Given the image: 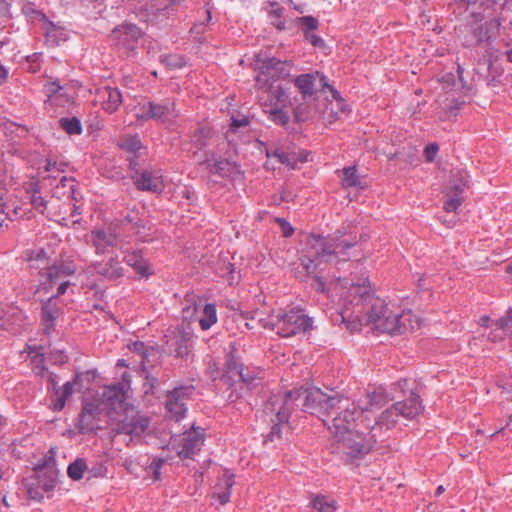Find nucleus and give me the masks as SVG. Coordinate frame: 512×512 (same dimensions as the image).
Returning <instances> with one entry per match:
<instances>
[{"instance_id": "f257e3e1", "label": "nucleus", "mask_w": 512, "mask_h": 512, "mask_svg": "<svg viewBox=\"0 0 512 512\" xmlns=\"http://www.w3.org/2000/svg\"><path fill=\"white\" fill-rule=\"evenodd\" d=\"M362 239L353 234H345L337 230L332 235L310 234L306 239L305 255L301 259L308 276L311 279L310 286L317 292L327 291L324 277L316 274L317 268L323 263H339L349 261L352 257L349 252Z\"/></svg>"}, {"instance_id": "f03ea898", "label": "nucleus", "mask_w": 512, "mask_h": 512, "mask_svg": "<svg viewBox=\"0 0 512 512\" xmlns=\"http://www.w3.org/2000/svg\"><path fill=\"white\" fill-rule=\"evenodd\" d=\"M75 272L76 268L71 264H61L60 266L50 268L42 276L41 285H38V291L49 293L56 287V293L41 301L40 320L46 335H50L55 331L56 320L63 314L59 297L64 295L68 287L72 285L69 277L73 276Z\"/></svg>"}, {"instance_id": "7ed1b4c3", "label": "nucleus", "mask_w": 512, "mask_h": 512, "mask_svg": "<svg viewBox=\"0 0 512 512\" xmlns=\"http://www.w3.org/2000/svg\"><path fill=\"white\" fill-rule=\"evenodd\" d=\"M362 282H351L349 284L350 302L356 307V312L363 314L367 324L379 331L380 320L393 316L385 301L376 297L369 286L368 278L361 279Z\"/></svg>"}, {"instance_id": "20e7f679", "label": "nucleus", "mask_w": 512, "mask_h": 512, "mask_svg": "<svg viewBox=\"0 0 512 512\" xmlns=\"http://www.w3.org/2000/svg\"><path fill=\"white\" fill-rule=\"evenodd\" d=\"M300 394L294 390L284 393H277L270 396L264 403L263 413L267 420L272 424L266 441H274L281 438L282 425L288 424L292 411L300 404L297 403Z\"/></svg>"}, {"instance_id": "39448f33", "label": "nucleus", "mask_w": 512, "mask_h": 512, "mask_svg": "<svg viewBox=\"0 0 512 512\" xmlns=\"http://www.w3.org/2000/svg\"><path fill=\"white\" fill-rule=\"evenodd\" d=\"M294 392L300 394L297 403L300 404L299 408L302 411L319 417H326L325 419H328L334 413L336 405L342 401V397L337 393L328 395L316 387L308 389L301 387L294 389Z\"/></svg>"}, {"instance_id": "423d86ee", "label": "nucleus", "mask_w": 512, "mask_h": 512, "mask_svg": "<svg viewBox=\"0 0 512 512\" xmlns=\"http://www.w3.org/2000/svg\"><path fill=\"white\" fill-rule=\"evenodd\" d=\"M484 14L472 11L468 22V32L465 35L467 46L489 45L494 41L500 30V22L496 18L483 21Z\"/></svg>"}, {"instance_id": "0eeeda50", "label": "nucleus", "mask_w": 512, "mask_h": 512, "mask_svg": "<svg viewBox=\"0 0 512 512\" xmlns=\"http://www.w3.org/2000/svg\"><path fill=\"white\" fill-rule=\"evenodd\" d=\"M270 325L281 337H291L305 333L312 328V318L301 309L279 311L271 317Z\"/></svg>"}, {"instance_id": "6e6552de", "label": "nucleus", "mask_w": 512, "mask_h": 512, "mask_svg": "<svg viewBox=\"0 0 512 512\" xmlns=\"http://www.w3.org/2000/svg\"><path fill=\"white\" fill-rule=\"evenodd\" d=\"M291 65L287 61H281L274 57H262L255 59V70L258 72L255 78L257 89H269L270 83L290 75Z\"/></svg>"}, {"instance_id": "1a4fd4ad", "label": "nucleus", "mask_w": 512, "mask_h": 512, "mask_svg": "<svg viewBox=\"0 0 512 512\" xmlns=\"http://www.w3.org/2000/svg\"><path fill=\"white\" fill-rule=\"evenodd\" d=\"M336 438V451L346 454L352 458H360L367 454L372 448V438H368L357 431H346L345 433L334 436Z\"/></svg>"}, {"instance_id": "9d476101", "label": "nucleus", "mask_w": 512, "mask_h": 512, "mask_svg": "<svg viewBox=\"0 0 512 512\" xmlns=\"http://www.w3.org/2000/svg\"><path fill=\"white\" fill-rule=\"evenodd\" d=\"M469 187L468 174L463 170L452 172L448 185L445 187L444 210L448 213L457 212L465 201V190Z\"/></svg>"}, {"instance_id": "9b49d317", "label": "nucleus", "mask_w": 512, "mask_h": 512, "mask_svg": "<svg viewBox=\"0 0 512 512\" xmlns=\"http://www.w3.org/2000/svg\"><path fill=\"white\" fill-rule=\"evenodd\" d=\"M175 102L170 98L155 101H144L138 104L136 118L139 121L156 120L166 123L177 116L175 112Z\"/></svg>"}, {"instance_id": "f8f14e48", "label": "nucleus", "mask_w": 512, "mask_h": 512, "mask_svg": "<svg viewBox=\"0 0 512 512\" xmlns=\"http://www.w3.org/2000/svg\"><path fill=\"white\" fill-rule=\"evenodd\" d=\"M142 34V30L136 24L125 22L111 31L109 41L121 53L129 54L135 51Z\"/></svg>"}, {"instance_id": "ddd939ff", "label": "nucleus", "mask_w": 512, "mask_h": 512, "mask_svg": "<svg viewBox=\"0 0 512 512\" xmlns=\"http://www.w3.org/2000/svg\"><path fill=\"white\" fill-rule=\"evenodd\" d=\"M195 387L191 384L175 387L166 394L165 408L168 416L175 421L183 419L187 413V401L192 399Z\"/></svg>"}, {"instance_id": "4468645a", "label": "nucleus", "mask_w": 512, "mask_h": 512, "mask_svg": "<svg viewBox=\"0 0 512 512\" xmlns=\"http://www.w3.org/2000/svg\"><path fill=\"white\" fill-rule=\"evenodd\" d=\"M316 78H319V87L322 91L328 89L334 100L342 99L340 93L328 83L327 77L318 71L300 74L293 79V83L303 99L311 98L315 95L317 90Z\"/></svg>"}, {"instance_id": "2eb2a0df", "label": "nucleus", "mask_w": 512, "mask_h": 512, "mask_svg": "<svg viewBox=\"0 0 512 512\" xmlns=\"http://www.w3.org/2000/svg\"><path fill=\"white\" fill-rule=\"evenodd\" d=\"M340 408L339 404L336 405L334 413L329 416L328 419H322L323 423L328 426V429L334 434V436L350 431V427L361 413L354 404H351V407H346L344 410L338 412Z\"/></svg>"}, {"instance_id": "dca6fc26", "label": "nucleus", "mask_w": 512, "mask_h": 512, "mask_svg": "<svg viewBox=\"0 0 512 512\" xmlns=\"http://www.w3.org/2000/svg\"><path fill=\"white\" fill-rule=\"evenodd\" d=\"M378 325L380 332L389 334H405L412 332L419 326L418 321L410 310L394 313L390 318L380 320Z\"/></svg>"}, {"instance_id": "f3484780", "label": "nucleus", "mask_w": 512, "mask_h": 512, "mask_svg": "<svg viewBox=\"0 0 512 512\" xmlns=\"http://www.w3.org/2000/svg\"><path fill=\"white\" fill-rule=\"evenodd\" d=\"M150 426L149 417L140 413H135L131 416H126L120 420L112 429L116 434H126L134 437L143 435Z\"/></svg>"}, {"instance_id": "a211bd4d", "label": "nucleus", "mask_w": 512, "mask_h": 512, "mask_svg": "<svg viewBox=\"0 0 512 512\" xmlns=\"http://www.w3.org/2000/svg\"><path fill=\"white\" fill-rule=\"evenodd\" d=\"M199 164L204 166L209 174L222 179L229 178L236 169V165L233 162L227 159L217 158L213 151H206Z\"/></svg>"}, {"instance_id": "6ab92c4d", "label": "nucleus", "mask_w": 512, "mask_h": 512, "mask_svg": "<svg viewBox=\"0 0 512 512\" xmlns=\"http://www.w3.org/2000/svg\"><path fill=\"white\" fill-rule=\"evenodd\" d=\"M28 261L30 268L38 270L39 285H41L44 272H48L52 267L60 266L61 264H71L74 268L77 269L75 263L71 260L53 261L48 252L43 248L32 251Z\"/></svg>"}, {"instance_id": "aec40b11", "label": "nucleus", "mask_w": 512, "mask_h": 512, "mask_svg": "<svg viewBox=\"0 0 512 512\" xmlns=\"http://www.w3.org/2000/svg\"><path fill=\"white\" fill-rule=\"evenodd\" d=\"M392 406L398 412L400 417H403L407 420L414 419L423 410L420 396L412 390L410 391L408 398L397 401Z\"/></svg>"}, {"instance_id": "412c9836", "label": "nucleus", "mask_w": 512, "mask_h": 512, "mask_svg": "<svg viewBox=\"0 0 512 512\" xmlns=\"http://www.w3.org/2000/svg\"><path fill=\"white\" fill-rule=\"evenodd\" d=\"M93 267L97 275L107 280H117L123 277L125 272L117 256L96 262Z\"/></svg>"}, {"instance_id": "4be33fe9", "label": "nucleus", "mask_w": 512, "mask_h": 512, "mask_svg": "<svg viewBox=\"0 0 512 512\" xmlns=\"http://www.w3.org/2000/svg\"><path fill=\"white\" fill-rule=\"evenodd\" d=\"M123 259L140 277L148 278L153 275V270L149 261L144 257L143 250L126 251Z\"/></svg>"}, {"instance_id": "5701e85b", "label": "nucleus", "mask_w": 512, "mask_h": 512, "mask_svg": "<svg viewBox=\"0 0 512 512\" xmlns=\"http://www.w3.org/2000/svg\"><path fill=\"white\" fill-rule=\"evenodd\" d=\"M130 350L138 353L141 356V365L142 370L147 372L146 378L152 381V385L158 383V379L156 377H150L148 374V369L152 367V360L157 359L159 352L154 347H147L141 341H135L130 345Z\"/></svg>"}, {"instance_id": "b1692460", "label": "nucleus", "mask_w": 512, "mask_h": 512, "mask_svg": "<svg viewBox=\"0 0 512 512\" xmlns=\"http://www.w3.org/2000/svg\"><path fill=\"white\" fill-rule=\"evenodd\" d=\"M204 437L196 430L183 433L181 449L178 455L182 459H190L198 452L203 444Z\"/></svg>"}, {"instance_id": "393cba45", "label": "nucleus", "mask_w": 512, "mask_h": 512, "mask_svg": "<svg viewBox=\"0 0 512 512\" xmlns=\"http://www.w3.org/2000/svg\"><path fill=\"white\" fill-rule=\"evenodd\" d=\"M132 180L138 190L158 192L161 190V182L154 173L148 169L138 171L136 174H132Z\"/></svg>"}, {"instance_id": "a878e982", "label": "nucleus", "mask_w": 512, "mask_h": 512, "mask_svg": "<svg viewBox=\"0 0 512 512\" xmlns=\"http://www.w3.org/2000/svg\"><path fill=\"white\" fill-rule=\"evenodd\" d=\"M128 382H122L107 386L103 392V398L107 404L116 408L122 406L127 399Z\"/></svg>"}, {"instance_id": "bb28decb", "label": "nucleus", "mask_w": 512, "mask_h": 512, "mask_svg": "<svg viewBox=\"0 0 512 512\" xmlns=\"http://www.w3.org/2000/svg\"><path fill=\"white\" fill-rule=\"evenodd\" d=\"M260 90L267 94V98L263 103L264 107H278L287 105L289 94L287 88L283 85H274L273 83H270L269 89Z\"/></svg>"}, {"instance_id": "cd10ccee", "label": "nucleus", "mask_w": 512, "mask_h": 512, "mask_svg": "<svg viewBox=\"0 0 512 512\" xmlns=\"http://www.w3.org/2000/svg\"><path fill=\"white\" fill-rule=\"evenodd\" d=\"M98 97L102 101V108L107 113H114L122 103V94L118 88L109 86L98 90Z\"/></svg>"}, {"instance_id": "c85d7f7f", "label": "nucleus", "mask_w": 512, "mask_h": 512, "mask_svg": "<svg viewBox=\"0 0 512 512\" xmlns=\"http://www.w3.org/2000/svg\"><path fill=\"white\" fill-rule=\"evenodd\" d=\"M91 238L97 254H103L109 247H116L118 236L111 230L92 231Z\"/></svg>"}, {"instance_id": "c756f323", "label": "nucleus", "mask_w": 512, "mask_h": 512, "mask_svg": "<svg viewBox=\"0 0 512 512\" xmlns=\"http://www.w3.org/2000/svg\"><path fill=\"white\" fill-rule=\"evenodd\" d=\"M212 137V130L209 127L201 126L196 128L191 134V148L193 155L196 156L198 152L207 147L209 140Z\"/></svg>"}, {"instance_id": "7c9ffc66", "label": "nucleus", "mask_w": 512, "mask_h": 512, "mask_svg": "<svg viewBox=\"0 0 512 512\" xmlns=\"http://www.w3.org/2000/svg\"><path fill=\"white\" fill-rule=\"evenodd\" d=\"M34 472L36 474L34 481L41 487L43 491L52 492L55 489L57 484L58 469Z\"/></svg>"}, {"instance_id": "2f4dec72", "label": "nucleus", "mask_w": 512, "mask_h": 512, "mask_svg": "<svg viewBox=\"0 0 512 512\" xmlns=\"http://www.w3.org/2000/svg\"><path fill=\"white\" fill-rule=\"evenodd\" d=\"M79 375L75 376L73 381L66 382L62 388L55 389L56 400L52 403V409L54 411H61L65 407L66 399L72 395L73 386L77 382Z\"/></svg>"}, {"instance_id": "473e14b6", "label": "nucleus", "mask_w": 512, "mask_h": 512, "mask_svg": "<svg viewBox=\"0 0 512 512\" xmlns=\"http://www.w3.org/2000/svg\"><path fill=\"white\" fill-rule=\"evenodd\" d=\"M46 41L52 45H59L61 42L67 40V33L64 28L56 26L54 23L48 21L45 26Z\"/></svg>"}, {"instance_id": "72a5a7b5", "label": "nucleus", "mask_w": 512, "mask_h": 512, "mask_svg": "<svg viewBox=\"0 0 512 512\" xmlns=\"http://www.w3.org/2000/svg\"><path fill=\"white\" fill-rule=\"evenodd\" d=\"M366 400H367V405L359 407L361 412L367 411L372 407L379 408V407L385 405L389 401V398L385 394L384 390L382 388H379L373 392L367 393Z\"/></svg>"}, {"instance_id": "f704fd0d", "label": "nucleus", "mask_w": 512, "mask_h": 512, "mask_svg": "<svg viewBox=\"0 0 512 512\" xmlns=\"http://www.w3.org/2000/svg\"><path fill=\"white\" fill-rule=\"evenodd\" d=\"M342 174V186L344 188H364L361 179L357 174L356 166L344 167L342 170Z\"/></svg>"}, {"instance_id": "c9c22d12", "label": "nucleus", "mask_w": 512, "mask_h": 512, "mask_svg": "<svg viewBox=\"0 0 512 512\" xmlns=\"http://www.w3.org/2000/svg\"><path fill=\"white\" fill-rule=\"evenodd\" d=\"M399 417L398 412L391 406L381 413L376 422V427L391 429L397 424Z\"/></svg>"}, {"instance_id": "e433bc0d", "label": "nucleus", "mask_w": 512, "mask_h": 512, "mask_svg": "<svg viewBox=\"0 0 512 512\" xmlns=\"http://www.w3.org/2000/svg\"><path fill=\"white\" fill-rule=\"evenodd\" d=\"M285 106L278 107H264V112L267 114L269 120L274 124L280 126H286L289 123L290 117L287 112L284 111Z\"/></svg>"}, {"instance_id": "4c0bfd02", "label": "nucleus", "mask_w": 512, "mask_h": 512, "mask_svg": "<svg viewBox=\"0 0 512 512\" xmlns=\"http://www.w3.org/2000/svg\"><path fill=\"white\" fill-rule=\"evenodd\" d=\"M217 322V312L214 304L208 303L202 310L199 325L202 330H208Z\"/></svg>"}, {"instance_id": "58836bf2", "label": "nucleus", "mask_w": 512, "mask_h": 512, "mask_svg": "<svg viewBox=\"0 0 512 512\" xmlns=\"http://www.w3.org/2000/svg\"><path fill=\"white\" fill-rule=\"evenodd\" d=\"M311 504L318 512H336L338 508L335 500L324 495H316L313 497Z\"/></svg>"}, {"instance_id": "ea45409f", "label": "nucleus", "mask_w": 512, "mask_h": 512, "mask_svg": "<svg viewBox=\"0 0 512 512\" xmlns=\"http://www.w3.org/2000/svg\"><path fill=\"white\" fill-rule=\"evenodd\" d=\"M175 0H154L150 4V10L154 17L168 16L171 11H174Z\"/></svg>"}, {"instance_id": "a19ab883", "label": "nucleus", "mask_w": 512, "mask_h": 512, "mask_svg": "<svg viewBox=\"0 0 512 512\" xmlns=\"http://www.w3.org/2000/svg\"><path fill=\"white\" fill-rule=\"evenodd\" d=\"M88 466L86 460L77 458L74 462L70 463L67 468V475L74 481H79L83 478L84 472Z\"/></svg>"}, {"instance_id": "79ce46f5", "label": "nucleus", "mask_w": 512, "mask_h": 512, "mask_svg": "<svg viewBox=\"0 0 512 512\" xmlns=\"http://www.w3.org/2000/svg\"><path fill=\"white\" fill-rule=\"evenodd\" d=\"M119 147L128 152L129 154H134L137 152H141L144 149L142 142L138 135H130L122 139L119 143Z\"/></svg>"}, {"instance_id": "37998d69", "label": "nucleus", "mask_w": 512, "mask_h": 512, "mask_svg": "<svg viewBox=\"0 0 512 512\" xmlns=\"http://www.w3.org/2000/svg\"><path fill=\"white\" fill-rule=\"evenodd\" d=\"M270 6L272 7V9L268 12V14L271 20V24L280 31L285 30L286 25L285 22L282 20L284 8L279 6L277 2H271Z\"/></svg>"}, {"instance_id": "c03bdc74", "label": "nucleus", "mask_w": 512, "mask_h": 512, "mask_svg": "<svg viewBox=\"0 0 512 512\" xmlns=\"http://www.w3.org/2000/svg\"><path fill=\"white\" fill-rule=\"evenodd\" d=\"M60 127L69 135H79L82 133V125L76 117H63L59 120Z\"/></svg>"}, {"instance_id": "a18cd8bd", "label": "nucleus", "mask_w": 512, "mask_h": 512, "mask_svg": "<svg viewBox=\"0 0 512 512\" xmlns=\"http://www.w3.org/2000/svg\"><path fill=\"white\" fill-rule=\"evenodd\" d=\"M192 343L188 334H182L176 341L175 356L187 358L191 352Z\"/></svg>"}, {"instance_id": "49530a36", "label": "nucleus", "mask_w": 512, "mask_h": 512, "mask_svg": "<svg viewBox=\"0 0 512 512\" xmlns=\"http://www.w3.org/2000/svg\"><path fill=\"white\" fill-rule=\"evenodd\" d=\"M56 448H50L48 452L45 454L43 459H41L36 467L34 468V471H40L43 470H50V469H57L56 468Z\"/></svg>"}, {"instance_id": "de8ad7c7", "label": "nucleus", "mask_w": 512, "mask_h": 512, "mask_svg": "<svg viewBox=\"0 0 512 512\" xmlns=\"http://www.w3.org/2000/svg\"><path fill=\"white\" fill-rule=\"evenodd\" d=\"M131 233L136 237L139 242H150L153 240V232L151 226H146L143 221L140 225L134 227Z\"/></svg>"}, {"instance_id": "09e8293b", "label": "nucleus", "mask_w": 512, "mask_h": 512, "mask_svg": "<svg viewBox=\"0 0 512 512\" xmlns=\"http://www.w3.org/2000/svg\"><path fill=\"white\" fill-rule=\"evenodd\" d=\"M129 162V169L136 174L138 171H141L145 168L146 157L144 152H137L134 154H130L127 158Z\"/></svg>"}, {"instance_id": "8fccbe9b", "label": "nucleus", "mask_w": 512, "mask_h": 512, "mask_svg": "<svg viewBox=\"0 0 512 512\" xmlns=\"http://www.w3.org/2000/svg\"><path fill=\"white\" fill-rule=\"evenodd\" d=\"M32 192H33V194L31 195V198H30L31 205L36 210L43 213L47 206V201L41 195H39V186L37 183H34L32 185Z\"/></svg>"}, {"instance_id": "3c124183", "label": "nucleus", "mask_w": 512, "mask_h": 512, "mask_svg": "<svg viewBox=\"0 0 512 512\" xmlns=\"http://www.w3.org/2000/svg\"><path fill=\"white\" fill-rule=\"evenodd\" d=\"M497 325L509 336L512 346V308L508 309L506 314L497 320Z\"/></svg>"}, {"instance_id": "603ef678", "label": "nucleus", "mask_w": 512, "mask_h": 512, "mask_svg": "<svg viewBox=\"0 0 512 512\" xmlns=\"http://www.w3.org/2000/svg\"><path fill=\"white\" fill-rule=\"evenodd\" d=\"M354 307L353 313H355V319L353 320H347L344 313H341L340 316L342 318V322L346 324V328L349 329L351 332L357 331L360 329V326L362 325V321H365V318L363 317V314L356 312V307Z\"/></svg>"}, {"instance_id": "864d4df0", "label": "nucleus", "mask_w": 512, "mask_h": 512, "mask_svg": "<svg viewBox=\"0 0 512 512\" xmlns=\"http://www.w3.org/2000/svg\"><path fill=\"white\" fill-rule=\"evenodd\" d=\"M76 427L82 434L90 433L95 429L94 419L80 413Z\"/></svg>"}, {"instance_id": "5fc2aeb1", "label": "nucleus", "mask_w": 512, "mask_h": 512, "mask_svg": "<svg viewBox=\"0 0 512 512\" xmlns=\"http://www.w3.org/2000/svg\"><path fill=\"white\" fill-rule=\"evenodd\" d=\"M44 93L50 99L59 94L65 96L64 87L58 81L47 82L44 85Z\"/></svg>"}, {"instance_id": "6e6d98bb", "label": "nucleus", "mask_w": 512, "mask_h": 512, "mask_svg": "<svg viewBox=\"0 0 512 512\" xmlns=\"http://www.w3.org/2000/svg\"><path fill=\"white\" fill-rule=\"evenodd\" d=\"M298 23L301 25L304 34L318 28V20L310 15L298 18Z\"/></svg>"}, {"instance_id": "4d7b16f0", "label": "nucleus", "mask_w": 512, "mask_h": 512, "mask_svg": "<svg viewBox=\"0 0 512 512\" xmlns=\"http://www.w3.org/2000/svg\"><path fill=\"white\" fill-rule=\"evenodd\" d=\"M27 494L28 498L35 500V501H41L44 498V492L41 487L33 480L29 482L27 485Z\"/></svg>"}, {"instance_id": "13d9d810", "label": "nucleus", "mask_w": 512, "mask_h": 512, "mask_svg": "<svg viewBox=\"0 0 512 512\" xmlns=\"http://www.w3.org/2000/svg\"><path fill=\"white\" fill-rule=\"evenodd\" d=\"M141 221L136 213H128L122 220V226L131 232Z\"/></svg>"}, {"instance_id": "bf43d9fd", "label": "nucleus", "mask_w": 512, "mask_h": 512, "mask_svg": "<svg viewBox=\"0 0 512 512\" xmlns=\"http://www.w3.org/2000/svg\"><path fill=\"white\" fill-rule=\"evenodd\" d=\"M75 185V179L68 178L66 176H62L60 178L59 183L55 187V194H57V197L65 196L66 192H61V189L68 188L69 191L71 190V186Z\"/></svg>"}, {"instance_id": "052dcab7", "label": "nucleus", "mask_w": 512, "mask_h": 512, "mask_svg": "<svg viewBox=\"0 0 512 512\" xmlns=\"http://www.w3.org/2000/svg\"><path fill=\"white\" fill-rule=\"evenodd\" d=\"M238 374L245 384H252V382L257 379L258 373L254 371H250L248 368H244L243 366H240V369L238 370Z\"/></svg>"}, {"instance_id": "680f3d73", "label": "nucleus", "mask_w": 512, "mask_h": 512, "mask_svg": "<svg viewBox=\"0 0 512 512\" xmlns=\"http://www.w3.org/2000/svg\"><path fill=\"white\" fill-rule=\"evenodd\" d=\"M275 221L279 224L280 230L284 237H290L294 233V228L284 218H275Z\"/></svg>"}, {"instance_id": "e2e57ef3", "label": "nucleus", "mask_w": 512, "mask_h": 512, "mask_svg": "<svg viewBox=\"0 0 512 512\" xmlns=\"http://www.w3.org/2000/svg\"><path fill=\"white\" fill-rule=\"evenodd\" d=\"M439 151V146L436 143L428 144L424 149V156L427 162H433L436 154Z\"/></svg>"}, {"instance_id": "0e129e2a", "label": "nucleus", "mask_w": 512, "mask_h": 512, "mask_svg": "<svg viewBox=\"0 0 512 512\" xmlns=\"http://www.w3.org/2000/svg\"><path fill=\"white\" fill-rule=\"evenodd\" d=\"M234 271V264L230 262L224 263L223 266L219 268V274L222 277H229L230 283H232V281L234 280Z\"/></svg>"}, {"instance_id": "69168bd1", "label": "nucleus", "mask_w": 512, "mask_h": 512, "mask_svg": "<svg viewBox=\"0 0 512 512\" xmlns=\"http://www.w3.org/2000/svg\"><path fill=\"white\" fill-rule=\"evenodd\" d=\"M298 158L296 157L295 153H289L286 151H283L282 156L279 159V162L281 164H285L287 166H293L297 163Z\"/></svg>"}, {"instance_id": "338daca9", "label": "nucleus", "mask_w": 512, "mask_h": 512, "mask_svg": "<svg viewBox=\"0 0 512 512\" xmlns=\"http://www.w3.org/2000/svg\"><path fill=\"white\" fill-rule=\"evenodd\" d=\"M164 61L169 67L172 68H181L185 64L182 57L166 56Z\"/></svg>"}, {"instance_id": "774afa93", "label": "nucleus", "mask_w": 512, "mask_h": 512, "mask_svg": "<svg viewBox=\"0 0 512 512\" xmlns=\"http://www.w3.org/2000/svg\"><path fill=\"white\" fill-rule=\"evenodd\" d=\"M98 412V407L93 403H87L83 406L81 414H84L95 420V415Z\"/></svg>"}]
</instances>
